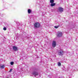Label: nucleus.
Segmentation results:
<instances>
[{"mask_svg":"<svg viewBox=\"0 0 78 78\" xmlns=\"http://www.w3.org/2000/svg\"><path fill=\"white\" fill-rule=\"evenodd\" d=\"M58 10L59 12H63V8L61 7H59L58 9Z\"/></svg>","mask_w":78,"mask_h":78,"instance_id":"nucleus-4","label":"nucleus"},{"mask_svg":"<svg viewBox=\"0 0 78 78\" xmlns=\"http://www.w3.org/2000/svg\"><path fill=\"white\" fill-rule=\"evenodd\" d=\"M3 30H4L5 31V30H6V27H4L3 29Z\"/></svg>","mask_w":78,"mask_h":78,"instance_id":"nucleus-14","label":"nucleus"},{"mask_svg":"<svg viewBox=\"0 0 78 78\" xmlns=\"http://www.w3.org/2000/svg\"><path fill=\"white\" fill-rule=\"evenodd\" d=\"M56 45V43L55 41H53L52 42V47H55Z\"/></svg>","mask_w":78,"mask_h":78,"instance_id":"nucleus-5","label":"nucleus"},{"mask_svg":"<svg viewBox=\"0 0 78 78\" xmlns=\"http://www.w3.org/2000/svg\"><path fill=\"white\" fill-rule=\"evenodd\" d=\"M12 48L14 51H17V50H18V48L16 46H13L12 47Z\"/></svg>","mask_w":78,"mask_h":78,"instance_id":"nucleus-6","label":"nucleus"},{"mask_svg":"<svg viewBox=\"0 0 78 78\" xmlns=\"http://www.w3.org/2000/svg\"><path fill=\"white\" fill-rule=\"evenodd\" d=\"M59 26H55V28H58L59 27Z\"/></svg>","mask_w":78,"mask_h":78,"instance_id":"nucleus-15","label":"nucleus"},{"mask_svg":"<svg viewBox=\"0 0 78 78\" xmlns=\"http://www.w3.org/2000/svg\"><path fill=\"white\" fill-rule=\"evenodd\" d=\"M40 26H41L40 23H36L34 24V27L35 28H39V27H40Z\"/></svg>","mask_w":78,"mask_h":78,"instance_id":"nucleus-2","label":"nucleus"},{"mask_svg":"<svg viewBox=\"0 0 78 78\" xmlns=\"http://www.w3.org/2000/svg\"><path fill=\"white\" fill-rule=\"evenodd\" d=\"M5 66L4 65L2 66H0V69H4Z\"/></svg>","mask_w":78,"mask_h":78,"instance_id":"nucleus-11","label":"nucleus"},{"mask_svg":"<svg viewBox=\"0 0 78 78\" xmlns=\"http://www.w3.org/2000/svg\"><path fill=\"white\" fill-rule=\"evenodd\" d=\"M31 12H32V10H31L30 9H28V12L29 14H30Z\"/></svg>","mask_w":78,"mask_h":78,"instance_id":"nucleus-8","label":"nucleus"},{"mask_svg":"<svg viewBox=\"0 0 78 78\" xmlns=\"http://www.w3.org/2000/svg\"><path fill=\"white\" fill-rule=\"evenodd\" d=\"M6 27H8L7 26H6Z\"/></svg>","mask_w":78,"mask_h":78,"instance_id":"nucleus-17","label":"nucleus"},{"mask_svg":"<svg viewBox=\"0 0 78 78\" xmlns=\"http://www.w3.org/2000/svg\"><path fill=\"white\" fill-rule=\"evenodd\" d=\"M12 69H11L9 70V72H12Z\"/></svg>","mask_w":78,"mask_h":78,"instance_id":"nucleus-16","label":"nucleus"},{"mask_svg":"<svg viewBox=\"0 0 78 78\" xmlns=\"http://www.w3.org/2000/svg\"><path fill=\"white\" fill-rule=\"evenodd\" d=\"M58 66H61V63L59 62L58 63Z\"/></svg>","mask_w":78,"mask_h":78,"instance_id":"nucleus-12","label":"nucleus"},{"mask_svg":"<svg viewBox=\"0 0 78 78\" xmlns=\"http://www.w3.org/2000/svg\"><path fill=\"white\" fill-rule=\"evenodd\" d=\"M58 55L59 56H62L63 54H64V52H63V51L62 50H58Z\"/></svg>","mask_w":78,"mask_h":78,"instance_id":"nucleus-1","label":"nucleus"},{"mask_svg":"<svg viewBox=\"0 0 78 78\" xmlns=\"http://www.w3.org/2000/svg\"><path fill=\"white\" fill-rule=\"evenodd\" d=\"M10 64L11 65H13V64H14V62H10Z\"/></svg>","mask_w":78,"mask_h":78,"instance_id":"nucleus-13","label":"nucleus"},{"mask_svg":"<svg viewBox=\"0 0 78 78\" xmlns=\"http://www.w3.org/2000/svg\"><path fill=\"white\" fill-rule=\"evenodd\" d=\"M57 36L58 37H61L62 36V33L61 32H58Z\"/></svg>","mask_w":78,"mask_h":78,"instance_id":"nucleus-3","label":"nucleus"},{"mask_svg":"<svg viewBox=\"0 0 78 78\" xmlns=\"http://www.w3.org/2000/svg\"><path fill=\"white\" fill-rule=\"evenodd\" d=\"M32 74L34 76H37V75H38V73L36 71H34L32 73Z\"/></svg>","mask_w":78,"mask_h":78,"instance_id":"nucleus-7","label":"nucleus"},{"mask_svg":"<svg viewBox=\"0 0 78 78\" xmlns=\"http://www.w3.org/2000/svg\"><path fill=\"white\" fill-rule=\"evenodd\" d=\"M55 3H51V6H55Z\"/></svg>","mask_w":78,"mask_h":78,"instance_id":"nucleus-10","label":"nucleus"},{"mask_svg":"<svg viewBox=\"0 0 78 78\" xmlns=\"http://www.w3.org/2000/svg\"><path fill=\"white\" fill-rule=\"evenodd\" d=\"M54 0H50V3H54Z\"/></svg>","mask_w":78,"mask_h":78,"instance_id":"nucleus-9","label":"nucleus"}]
</instances>
